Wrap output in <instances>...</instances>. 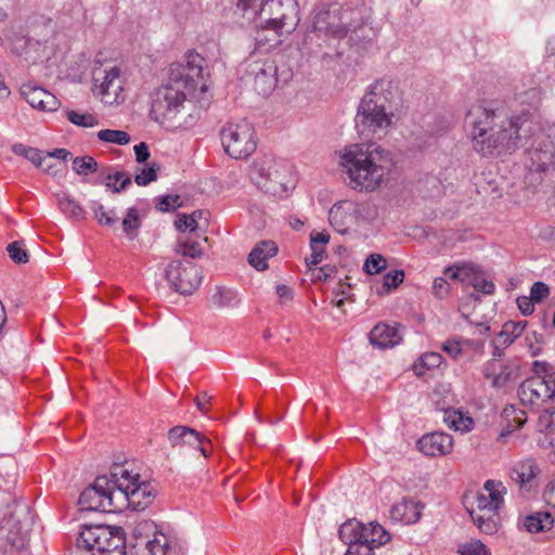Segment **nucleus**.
<instances>
[{"label":"nucleus","mask_w":555,"mask_h":555,"mask_svg":"<svg viewBox=\"0 0 555 555\" xmlns=\"http://www.w3.org/2000/svg\"><path fill=\"white\" fill-rule=\"evenodd\" d=\"M373 29L363 18L362 11L351 8L321 9L314 13L312 27L304 39V49L318 54L331 39H347L350 46L370 40Z\"/></svg>","instance_id":"obj_1"},{"label":"nucleus","mask_w":555,"mask_h":555,"mask_svg":"<svg viewBox=\"0 0 555 555\" xmlns=\"http://www.w3.org/2000/svg\"><path fill=\"white\" fill-rule=\"evenodd\" d=\"M339 165L347 173L351 188L359 191L376 190L390 171V153L375 143L347 145L340 152Z\"/></svg>","instance_id":"obj_2"},{"label":"nucleus","mask_w":555,"mask_h":555,"mask_svg":"<svg viewBox=\"0 0 555 555\" xmlns=\"http://www.w3.org/2000/svg\"><path fill=\"white\" fill-rule=\"evenodd\" d=\"M397 87L389 79H378L370 85L360 101L356 127L363 138L380 137L392 124V101Z\"/></svg>","instance_id":"obj_3"},{"label":"nucleus","mask_w":555,"mask_h":555,"mask_svg":"<svg viewBox=\"0 0 555 555\" xmlns=\"http://www.w3.org/2000/svg\"><path fill=\"white\" fill-rule=\"evenodd\" d=\"M488 152L498 156L513 154L532 131V114L524 111L509 116L505 108H488Z\"/></svg>","instance_id":"obj_4"},{"label":"nucleus","mask_w":555,"mask_h":555,"mask_svg":"<svg viewBox=\"0 0 555 555\" xmlns=\"http://www.w3.org/2000/svg\"><path fill=\"white\" fill-rule=\"evenodd\" d=\"M189 95L191 94L186 90L168 78V81L157 88L152 95V118L169 129L188 126L189 122L181 115Z\"/></svg>","instance_id":"obj_5"},{"label":"nucleus","mask_w":555,"mask_h":555,"mask_svg":"<svg viewBox=\"0 0 555 555\" xmlns=\"http://www.w3.org/2000/svg\"><path fill=\"white\" fill-rule=\"evenodd\" d=\"M338 535L348 545L345 555H374L375 548L390 540V534L379 524H363L357 519L345 521Z\"/></svg>","instance_id":"obj_6"},{"label":"nucleus","mask_w":555,"mask_h":555,"mask_svg":"<svg viewBox=\"0 0 555 555\" xmlns=\"http://www.w3.org/2000/svg\"><path fill=\"white\" fill-rule=\"evenodd\" d=\"M525 165L530 171H555V124L538 127L532 121V131L526 138Z\"/></svg>","instance_id":"obj_7"},{"label":"nucleus","mask_w":555,"mask_h":555,"mask_svg":"<svg viewBox=\"0 0 555 555\" xmlns=\"http://www.w3.org/2000/svg\"><path fill=\"white\" fill-rule=\"evenodd\" d=\"M118 477L98 476L92 485L80 494L78 504L81 509L99 511L104 513L120 512L124 496L118 491Z\"/></svg>","instance_id":"obj_8"},{"label":"nucleus","mask_w":555,"mask_h":555,"mask_svg":"<svg viewBox=\"0 0 555 555\" xmlns=\"http://www.w3.org/2000/svg\"><path fill=\"white\" fill-rule=\"evenodd\" d=\"M250 177L259 189L276 197L287 196L294 188L291 168L272 158L257 160L251 168Z\"/></svg>","instance_id":"obj_9"},{"label":"nucleus","mask_w":555,"mask_h":555,"mask_svg":"<svg viewBox=\"0 0 555 555\" xmlns=\"http://www.w3.org/2000/svg\"><path fill=\"white\" fill-rule=\"evenodd\" d=\"M112 476L118 477L117 488L124 496L120 511L127 507L144 509L153 502L154 488L150 482L141 481L138 473H133L126 466L115 465L112 468Z\"/></svg>","instance_id":"obj_10"},{"label":"nucleus","mask_w":555,"mask_h":555,"mask_svg":"<svg viewBox=\"0 0 555 555\" xmlns=\"http://www.w3.org/2000/svg\"><path fill=\"white\" fill-rule=\"evenodd\" d=\"M208 76L207 61L194 51L188 52L183 62L172 63L168 70L170 81L181 86L190 94H193L197 89L205 92L207 90L205 79Z\"/></svg>","instance_id":"obj_11"},{"label":"nucleus","mask_w":555,"mask_h":555,"mask_svg":"<svg viewBox=\"0 0 555 555\" xmlns=\"http://www.w3.org/2000/svg\"><path fill=\"white\" fill-rule=\"evenodd\" d=\"M220 137L225 153L234 159H245L257 149L255 129L246 119L228 122Z\"/></svg>","instance_id":"obj_12"},{"label":"nucleus","mask_w":555,"mask_h":555,"mask_svg":"<svg viewBox=\"0 0 555 555\" xmlns=\"http://www.w3.org/2000/svg\"><path fill=\"white\" fill-rule=\"evenodd\" d=\"M124 538L119 529L109 526H86L77 538L75 555H102L106 548L116 547Z\"/></svg>","instance_id":"obj_13"},{"label":"nucleus","mask_w":555,"mask_h":555,"mask_svg":"<svg viewBox=\"0 0 555 555\" xmlns=\"http://www.w3.org/2000/svg\"><path fill=\"white\" fill-rule=\"evenodd\" d=\"M93 94L107 104H118L124 100V81L120 68L113 64H100L92 72Z\"/></svg>","instance_id":"obj_14"},{"label":"nucleus","mask_w":555,"mask_h":555,"mask_svg":"<svg viewBox=\"0 0 555 555\" xmlns=\"http://www.w3.org/2000/svg\"><path fill=\"white\" fill-rule=\"evenodd\" d=\"M262 13L269 15L263 28L272 29L279 36L294 31L300 21L296 0H266Z\"/></svg>","instance_id":"obj_15"},{"label":"nucleus","mask_w":555,"mask_h":555,"mask_svg":"<svg viewBox=\"0 0 555 555\" xmlns=\"http://www.w3.org/2000/svg\"><path fill=\"white\" fill-rule=\"evenodd\" d=\"M165 274L170 285L183 295H190L196 291L203 279L201 269L190 261H171Z\"/></svg>","instance_id":"obj_16"},{"label":"nucleus","mask_w":555,"mask_h":555,"mask_svg":"<svg viewBox=\"0 0 555 555\" xmlns=\"http://www.w3.org/2000/svg\"><path fill=\"white\" fill-rule=\"evenodd\" d=\"M140 555H186L185 543L163 532L154 533L153 539H138Z\"/></svg>","instance_id":"obj_17"},{"label":"nucleus","mask_w":555,"mask_h":555,"mask_svg":"<svg viewBox=\"0 0 555 555\" xmlns=\"http://www.w3.org/2000/svg\"><path fill=\"white\" fill-rule=\"evenodd\" d=\"M518 397L524 405L534 408L552 400L554 392H551L546 376L533 375L520 384Z\"/></svg>","instance_id":"obj_18"},{"label":"nucleus","mask_w":555,"mask_h":555,"mask_svg":"<svg viewBox=\"0 0 555 555\" xmlns=\"http://www.w3.org/2000/svg\"><path fill=\"white\" fill-rule=\"evenodd\" d=\"M227 15L238 27L251 25L261 15L266 0H228Z\"/></svg>","instance_id":"obj_19"},{"label":"nucleus","mask_w":555,"mask_h":555,"mask_svg":"<svg viewBox=\"0 0 555 555\" xmlns=\"http://www.w3.org/2000/svg\"><path fill=\"white\" fill-rule=\"evenodd\" d=\"M506 494L507 489L502 481L488 479V512H493L488 516V534L498 532L502 526Z\"/></svg>","instance_id":"obj_20"},{"label":"nucleus","mask_w":555,"mask_h":555,"mask_svg":"<svg viewBox=\"0 0 555 555\" xmlns=\"http://www.w3.org/2000/svg\"><path fill=\"white\" fill-rule=\"evenodd\" d=\"M276 65L269 59L257 60L249 65L248 74L254 77V88L258 94L269 95L276 86Z\"/></svg>","instance_id":"obj_21"},{"label":"nucleus","mask_w":555,"mask_h":555,"mask_svg":"<svg viewBox=\"0 0 555 555\" xmlns=\"http://www.w3.org/2000/svg\"><path fill=\"white\" fill-rule=\"evenodd\" d=\"M465 129L474 149L483 153L486 146V106L482 101L472 105L465 117Z\"/></svg>","instance_id":"obj_22"},{"label":"nucleus","mask_w":555,"mask_h":555,"mask_svg":"<svg viewBox=\"0 0 555 555\" xmlns=\"http://www.w3.org/2000/svg\"><path fill=\"white\" fill-rule=\"evenodd\" d=\"M444 274L452 280H459L466 286H472L475 293L470 295L475 300L482 301V296L486 294V275L481 270L472 264H464L447 268Z\"/></svg>","instance_id":"obj_23"},{"label":"nucleus","mask_w":555,"mask_h":555,"mask_svg":"<svg viewBox=\"0 0 555 555\" xmlns=\"http://www.w3.org/2000/svg\"><path fill=\"white\" fill-rule=\"evenodd\" d=\"M168 439L172 447L189 446L193 449L199 450L205 457L209 454L208 446H210V441L190 427H172L168 433Z\"/></svg>","instance_id":"obj_24"},{"label":"nucleus","mask_w":555,"mask_h":555,"mask_svg":"<svg viewBox=\"0 0 555 555\" xmlns=\"http://www.w3.org/2000/svg\"><path fill=\"white\" fill-rule=\"evenodd\" d=\"M21 94L26 102L42 112H55L60 107L59 99L48 90L33 83H24Z\"/></svg>","instance_id":"obj_25"},{"label":"nucleus","mask_w":555,"mask_h":555,"mask_svg":"<svg viewBox=\"0 0 555 555\" xmlns=\"http://www.w3.org/2000/svg\"><path fill=\"white\" fill-rule=\"evenodd\" d=\"M417 448L427 456L446 455L452 451L453 438L446 433L427 434L417 441Z\"/></svg>","instance_id":"obj_26"},{"label":"nucleus","mask_w":555,"mask_h":555,"mask_svg":"<svg viewBox=\"0 0 555 555\" xmlns=\"http://www.w3.org/2000/svg\"><path fill=\"white\" fill-rule=\"evenodd\" d=\"M402 340V326L378 323L370 332V341L379 349L391 348L399 345Z\"/></svg>","instance_id":"obj_27"},{"label":"nucleus","mask_w":555,"mask_h":555,"mask_svg":"<svg viewBox=\"0 0 555 555\" xmlns=\"http://www.w3.org/2000/svg\"><path fill=\"white\" fill-rule=\"evenodd\" d=\"M352 201H341L333 205L328 211L331 225L339 233H346L357 225Z\"/></svg>","instance_id":"obj_28"},{"label":"nucleus","mask_w":555,"mask_h":555,"mask_svg":"<svg viewBox=\"0 0 555 555\" xmlns=\"http://www.w3.org/2000/svg\"><path fill=\"white\" fill-rule=\"evenodd\" d=\"M527 322H505L501 328V331L496 334V336L491 340L492 345V356L493 358H500L504 350L517 338L519 337Z\"/></svg>","instance_id":"obj_29"},{"label":"nucleus","mask_w":555,"mask_h":555,"mask_svg":"<svg viewBox=\"0 0 555 555\" xmlns=\"http://www.w3.org/2000/svg\"><path fill=\"white\" fill-rule=\"evenodd\" d=\"M423 504L413 499L404 498L390 509L391 519L403 525H412L421 519Z\"/></svg>","instance_id":"obj_30"},{"label":"nucleus","mask_w":555,"mask_h":555,"mask_svg":"<svg viewBox=\"0 0 555 555\" xmlns=\"http://www.w3.org/2000/svg\"><path fill=\"white\" fill-rule=\"evenodd\" d=\"M278 245L275 242L267 240L257 243L248 255L249 264L257 271L268 269V260L278 254Z\"/></svg>","instance_id":"obj_31"},{"label":"nucleus","mask_w":555,"mask_h":555,"mask_svg":"<svg viewBox=\"0 0 555 555\" xmlns=\"http://www.w3.org/2000/svg\"><path fill=\"white\" fill-rule=\"evenodd\" d=\"M93 183L105 184L114 193H119L131 184V177L124 171H116L112 167H105L100 170L99 177Z\"/></svg>","instance_id":"obj_32"},{"label":"nucleus","mask_w":555,"mask_h":555,"mask_svg":"<svg viewBox=\"0 0 555 555\" xmlns=\"http://www.w3.org/2000/svg\"><path fill=\"white\" fill-rule=\"evenodd\" d=\"M491 386L502 391L503 393H506L511 391L514 387L515 379H516V372L512 365L508 364H491Z\"/></svg>","instance_id":"obj_33"},{"label":"nucleus","mask_w":555,"mask_h":555,"mask_svg":"<svg viewBox=\"0 0 555 555\" xmlns=\"http://www.w3.org/2000/svg\"><path fill=\"white\" fill-rule=\"evenodd\" d=\"M539 472L540 469L535 461L533 459H527L515 464L511 469L509 476L520 488H525L531 483Z\"/></svg>","instance_id":"obj_34"},{"label":"nucleus","mask_w":555,"mask_h":555,"mask_svg":"<svg viewBox=\"0 0 555 555\" xmlns=\"http://www.w3.org/2000/svg\"><path fill=\"white\" fill-rule=\"evenodd\" d=\"M330 242V234L323 232H312L310 234V257L306 258V263L309 268L320 263L325 256V246Z\"/></svg>","instance_id":"obj_35"},{"label":"nucleus","mask_w":555,"mask_h":555,"mask_svg":"<svg viewBox=\"0 0 555 555\" xmlns=\"http://www.w3.org/2000/svg\"><path fill=\"white\" fill-rule=\"evenodd\" d=\"M463 505L473 521L479 529H481L483 525L482 512L486 508V498L483 494H477L474 492L466 493L463 498Z\"/></svg>","instance_id":"obj_36"},{"label":"nucleus","mask_w":555,"mask_h":555,"mask_svg":"<svg viewBox=\"0 0 555 555\" xmlns=\"http://www.w3.org/2000/svg\"><path fill=\"white\" fill-rule=\"evenodd\" d=\"M554 517L550 512H534L524 518V527L528 532H547L553 528Z\"/></svg>","instance_id":"obj_37"},{"label":"nucleus","mask_w":555,"mask_h":555,"mask_svg":"<svg viewBox=\"0 0 555 555\" xmlns=\"http://www.w3.org/2000/svg\"><path fill=\"white\" fill-rule=\"evenodd\" d=\"M443 421L449 428L461 433H467L474 426V420L467 413L456 409H447Z\"/></svg>","instance_id":"obj_38"},{"label":"nucleus","mask_w":555,"mask_h":555,"mask_svg":"<svg viewBox=\"0 0 555 555\" xmlns=\"http://www.w3.org/2000/svg\"><path fill=\"white\" fill-rule=\"evenodd\" d=\"M527 422L526 412L515 405H506L501 413V428L511 426L513 431L520 429Z\"/></svg>","instance_id":"obj_39"},{"label":"nucleus","mask_w":555,"mask_h":555,"mask_svg":"<svg viewBox=\"0 0 555 555\" xmlns=\"http://www.w3.org/2000/svg\"><path fill=\"white\" fill-rule=\"evenodd\" d=\"M12 152L17 155L26 158L30 163H33L37 168H42L44 171H50L52 168L51 165L44 166V162L47 159L46 156L42 155V152L38 149L24 145L22 143H15L12 145Z\"/></svg>","instance_id":"obj_40"},{"label":"nucleus","mask_w":555,"mask_h":555,"mask_svg":"<svg viewBox=\"0 0 555 555\" xmlns=\"http://www.w3.org/2000/svg\"><path fill=\"white\" fill-rule=\"evenodd\" d=\"M59 208L69 219L80 221L86 218L82 206L66 193L57 195Z\"/></svg>","instance_id":"obj_41"},{"label":"nucleus","mask_w":555,"mask_h":555,"mask_svg":"<svg viewBox=\"0 0 555 555\" xmlns=\"http://www.w3.org/2000/svg\"><path fill=\"white\" fill-rule=\"evenodd\" d=\"M443 358L439 352H425L413 364L412 369L417 376H423L427 371L438 369Z\"/></svg>","instance_id":"obj_42"},{"label":"nucleus","mask_w":555,"mask_h":555,"mask_svg":"<svg viewBox=\"0 0 555 555\" xmlns=\"http://www.w3.org/2000/svg\"><path fill=\"white\" fill-rule=\"evenodd\" d=\"M142 220L139 209L134 206L129 207L121 221L122 232L129 240H134L138 236L141 228Z\"/></svg>","instance_id":"obj_43"},{"label":"nucleus","mask_w":555,"mask_h":555,"mask_svg":"<svg viewBox=\"0 0 555 555\" xmlns=\"http://www.w3.org/2000/svg\"><path fill=\"white\" fill-rule=\"evenodd\" d=\"M353 207L357 225L373 222L378 217V208L372 202H353Z\"/></svg>","instance_id":"obj_44"},{"label":"nucleus","mask_w":555,"mask_h":555,"mask_svg":"<svg viewBox=\"0 0 555 555\" xmlns=\"http://www.w3.org/2000/svg\"><path fill=\"white\" fill-rule=\"evenodd\" d=\"M211 302L217 308L235 307L238 304L237 292L227 287H218L211 295Z\"/></svg>","instance_id":"obj_45"},{"label":"nucleus","mask_w":555,"mask_h":555,"mask_svg":"<svg viewBox=\"0 0 555 555\" xmlns=\"http://www.w3.org/2000/svg\"><path fill=\"white\" fill-rule=\"evenodd\" d=\"M90 209L93 211L95 220L104 227H112L117 223L118 218L114 209L106 210L105 207L96 202L92 201Z\"/></svg>","instance_id":"obj_46"},{"label":"nucleus","mask_w":555,"mask_h":555,"mask_svg":"<svg viewBox=\"0 0 555 555\" xmlns=\"http://www.w3.org/2000/svg\"><path fill=\"white\" fill-rule=\"evenodd\" d=\"M513 431L511 426L501 428L495 440L492 442L491 448L493 452H507L513 446Z\"/></svg>","instance_id":"obj_47"},{"label":"nucleus","mask_w":555,"mask_h":555,"mask_svg":"<svg viewBox=\"0 0 555 555\" xmlns=\"http://www.w3.org/2000/svg\"><path fill=\"white\" fill-rule=\"evenodd\" d=\"M73 170L79 176H89L98 171V163L92 156L76 157L73 160Z\"/></svg>","instance_id":"obj_48"},{"label":"nucleus","mask_w":555,"mask_h":555,"mask_svg":"<svg viewBox=\"0 0 555 555\" xmlns=\"http://www.w3.org/2000/svg\"><path fill=\"white\" fill-rule=\"evenodd\" d=\"M99 140L118 145H126L130 142V135L122 130L104 129L98 132Z\"/></svg>","instance_id":"obj_49"},{"label":"nucleus","mask_w":555,"mask_h":555,"mask_svg":"<svg viewBox=\"0 0 555 555\" xmlns=\"http://www.w3.org/2000/svg\"><path fill=\"white\" fill-rule=\"evenodd\" d=\"M66 116H67V119L76 126L91 128V127H94L98 125L96 117L89 113H79L76 111H68L66 113Z\"/></svg>","instance_id":"obj_50"},{"label":"nucleus","mask_w":555,"mask_h":555,"mask_svg":"<svg viewBox=\"0 0 555 555\" xmlns=\"http://www.w3.org/2000/svg\"><path fill=\"white\" fill-rule=\"evenodd\" d=\"M525 344L531 356L535 357L541 353L545 344V337L542 333H538L535 331L528 332L525 336Z\"/></svg>","instance_id":"obj_51"},{"label":"nucleus","mask_w":555,"mask_h":555,"mask_svg":"<svg viewBox=\"0 0 555 555\" xmlns=\"http://www.w3.org/2000/svg\"><path fill=\"white\" fill-rule=\"evenodd\" d=\"M473 345L470 340H447L442 345V350L453 359H457L466 348Z\"/></svg>","instance_id":"obj_52"},{"label":"nucleus","mask_w":555,"mask_h":555,"mask_svg":"<svg viewBox=\"0 0 555 555\" xmlns=\"http://www.w3.org/2000/svg\"><path fill=\"white\" fill-rule=\"evenodd\" d=\"M10 258L15 263H26L28 261V253L25 245L22 242H12L7 247Z\"/></svg>","instance_id":"obj_53"},{"label":"nucleus","mask_w":555,"mask_h":555,"mask_svg":"<svg viewBox=\"0 0 555 555\" xmlns=\"http://www.w3.org/2000/svg\"><path fill=\"white\" fill-rule=\"evenodd\" d=\"M176 250L183 257L196 258L202 255L201 244L196 241H179Z\"/></svg>","instance_id":"obj_54"},{"label":"nucleus","mask_w":555,"mask_h":555,"mask_svg":"<svg viewBox=\"0 0 555 555\" xmlns=\"http://www.w3.org/2000/svg\"><path fill=\"white\" fill-rule=\"evenodd\" d=\"M387 261L379 254H372L364 262V271L367 274H377L386 268Z\"/></svg>","instance_id":"obj_55"},{"label":"nucleus","mask_w":555,"mask_h":555,"mask_svg":"<svg viewBox=\"0 0 555 555\" xmlns=\"http://www.w3.org/2000/svg\"><path fill=\"white\" fill-rule=\"evenodd\" d=\"M461 555H486V547L480 540H470L459 546Z\"/></svg>","instance_id":"obj_56"},{"label":"nucleus","mask_w":555,"mask_h":555,"mask_svg":"<svg viewBox=\"0 0 555 555\" xmlns=\"http://www.w3.org/2000/svg\"><path fill=\"white\" fill-rule=\"evenodd\" d=\"M404 280V272L402 270H393L385 274L383 287L389 292L398 287Z\"/></svg>","instance_id":"obj_57"},{"label":"nucleus","mask_w":555,"mask_h":555,"mask_svg":"<svg viewBox=\"0 0 555 555\" xmlns=\"http://www.w3.org/2000/svg\"><path fill=\"white\" fill-rule=\"evenodd\" d=\"M157 179L156 169L154 166H150L149 168H143L139 172H137L134 177V181L140 186H145L152 181Z\"/></svg>","instance_id":"obj_58"},{"label":"nucleus","mask_w":555,"mask_h":555,"mask_svg":"<svg viewBox=\"0 0 555 555\" xmlns=\"http://www.w3.org/2000/svg\"><path fill=\"white\" fill-rule=\"evenodd\" d=\"M181 206V199L179 195H164L159 198L156 207L160 211H170Z\"/></svg>","instance_id":"obj_59"},{"label":"nucleus","mask_w":555,"mask_h":555,"mask_svg":"<svg viewBox=\"0 0 555 555\" xmlns=\"http://www.w3.org/2000/svg\"><path fill=\"white\" fill-rule=\"evenodd\" d=\"M550 287L544 282H535L530 288V298L534 302H541L543 299L548 297Z\"/></svg>","instance_id":"obj_60"},{"label":"nucleus","mask_w":555,"mask_h":555,"mask_svg":"<svg viewBox=\"0 0 555 555\" xmlns=\"http://www.w3.org/2000/svg\"><path fill=\"white\" fill-rule=\"evenodd\" d=\"M175 225H176L177 230L180 232H186V231L194 232L197 229L196 221L192 217H190L189 215H185V214H180L177 216Z\"/></svg>","instance_id":"obj_61"},{"label":"nucleus","mask_w":555,"mask_h":555,"mask_svg":"<svg viewBox=\"0 0 555 555\" xmlns=\"http://www.w3.org/2000/svg\"><path fill=\"white\" fill-rule=\"evenodd\" d=\"M449 293V283L444 278H436L433 283V294L437 298H444Z\"/></svg>","instance_id":"obj_62"},{"label":"nucleus","mask_w":555,"mask_h":555,"mask_svg":"<svg viewBox=\"0 0 555 555\" xmlns=\"http://www.w3.org/2000/svg\"><path fill=\"white\" fill-rule=\"evenodd\" d=\"M519 311L524 315H531L534 312V301L529 296H519L516 300Z\"/></svg>","instance_id":"obj_63"},{"label":"nucleus","mask_w":555,"mask_h":555,"mask_svg":"<svg viewBox=\"0 0 555 555\" xmlns=\"http://www.w3.org/2000/svg\"><path fill=\"white\" fill-rule=\"evenodd\" d=\"M543 501L546 505L555 508V480L547 483L543 491Z\"/></svg>","instance_id":"obj_64"}]
</instances>
